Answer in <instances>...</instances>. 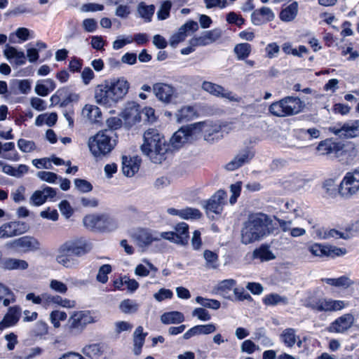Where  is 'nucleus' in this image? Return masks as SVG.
<instances>
[{
	"mask_svg": "<svg viewBox=\"0 0 359 359\" xmlns=\"http://www.w3.org/2000/svg\"><path fill=\"white\" fill-rule=\"evenodd\" d=\"M130 83L124 77L104 80L94 90L95 102L106 108L115 107L128 93Z\"/></svg>",
	"mask_w": 359,
	"mask_h": 359,
	"instance_id": "nucleus-1",
	"label": "nucleus"
},
{
	"mask_svg": "<svg viewBox=\"0 0 359 359\" xmlns=\"http://www.w3.org/2000/svg\"><path fill=\"white\" fill-rule=\"evenodd\" d=\"M92 250L91 243L84 237H76L66 241L57 250L55 262L65 269H72L79 264L77 257H81Z\"/></svg>",
	"mask_w": 359,
	"mask_h": 359,
	"instance_id": "nucleus-2",
	"label": "nucleus"
},
{
	"mask_svg": "<svg viewBox=\"0 0 359 359\" xmlns=\"http://www.w3.org/2000/svg\"><path fill=\"white\" fill-rule=\"evenodd\" d=\"M142 152L155 163L165 160L170 152V147L164 136L156 129L149 128L143 135V143L140 147Z\"/></svg>",
	"mask_w": 359,
	"mask_h": 359,
	"instance_id": "nucleus-3",
	"label": "nucleus"
},
{
	"mask_svg": "<svg viewBox=\"0 0 359 359\" xmlns=\"http://www.w3.org/2000/svg\"><path fill=\"white\" fill-rule=\"evenodd\" d=\"M271 222L265 214L250 215L241 230V242L247 245L262 240L270 233Z\"/></svg>",
	"mask_w": 359,
	"mask_h": 359,
	"instance_id": "nucleus-4",
	"label": "nucleus"
},
{
	"mask_svg": "<svg viewBox=\"0 0 359 359\" xmlns=\"http://www.w3.org/2000/svg\"><path fill=\"white\" fill-rule=\"evenodd\" d=\"M116 137L111 130H104L90 137L88 146L92 155L101 158L109 154L116 145Z\"/></svg>",
	"mask_w": 359,
	"mask_h": 359,
	"instance_id": "nucleus-5",
	"label": "nucleus"
},
{
	"mask_svg": "<svg viewBox=\"0 0 359 359\" xmlns=\"http://www.w3.org/2000/svg\"><path fill=\"white\" fill-rule=\"evenodd\" d=\"M83 223L86 229L98 232H111L118 227L117 219L106 212L87 215Z\"/></svg>",
	"mask_w": 359,
	"mask_h": 359,
	"instance_id": "nucleus-6",
	"label": "nucleus"
},
{
	"mask_svg": "<svg viewBox=\"0 0 359 359\" xmlns=\"http://www.w3.org/2000/svg\"><path fill=\"white\" fill-rule=\"evenodd\" d=\"M304 108L303 102L297 97L287 96L273 102L269 108V112L277 117H285L299 114Z\"/></svg>",
	"mask_w": 359,
	"mask_h": 359,
	"instance_id": "nucleus-7",
	"label": "nucleus"
},
{
	"mask_svg": "<svg viewBox=\"0 0 359 359\" xmlns=\"http://www.w3.org/2000/svg\"><path fill=\"white\" fill-rule=\"evenodd\" d=\"M359 192V167L347 172L338 185V194L351 198Z\"/></svg>",
	"mask_w": 359,
	"mask_h": 359,
	"instance_id": "nucleus-8",
	"label": "nucleus"
},
{
	"mask_svg": "<svg viewBox=\"0 0 359 359\" xmlns=\"http://www.w3.org/2000/svg\"><path fill=\"white\" fill-rule=\"evenodd\" d=\"M164 233L147 229H137L133 234V238L142 252L145 251L154 241L164 239Z\"/></svg>",
	"mask_w": 359,
	"mask_h": 359,
	"instance_id": "nucleus-9",
	"label": "nucleus"
},
{
	"mask_svg": "<svg viewBox=\"0 0 359 359\" xmlns=\"http://www.w3.org/2000/svg\"><path fill=\"white\" fill-rule=\"evenodd\" d=\"M192 129L196 135L202 134L208 142H213L222 137V126L212 121L198 122L192 124Z\"/></svg>",
	"mask_w": 359,
	"mask_h": 359,
	"instance_id": "nucleus-10",
	"label": "nucleus"
},
{
	"mask_svg": "<svg viewBox=\"0 0 359 359\" xmlns=\"http://www.w3.org/2000/svg\"><path fill=\"white\" fill-rule=\"evenodd\" d=\"M100 319L99 315L94 311H74L69 318V327L72 329L83 330L87 325L95 323Z\"/></svg>",
	"mask_w": 359,
	"mask_h": 359,
	"instance_id": "nucleus-11",
	"label": "nucleus"
},
{
	"mask_svg": "<svg viewBox=\"0 0 359 359\" xmlns=\"http://www.w3.org/2000/svg\"><path fill=\"white\" fill-rule=\"evenodd\" d=\"M192 135H196V131L192 129V125L179 129L172 135L168 143L170 152L183 147L191 140Z\"/></svg>",
	"mask_w": 359,
	"mask_h": 359,
	"instance_id": "nucleus-12",
	"label": "nucleus"
},
{
	"mask_svg": "<svg viewBox=\"0 0 359 359\" xmlns=\"http://www.w3.org/2000/svg\"><path fill=\"white\" fill-rule=\"evenodd\" d=\"M330 130L340 138H353L359 135V121H351L330 127Z\"/></svg>",
	"mask_w": 359,
	"mask_h": 359,
	"instance_id": "nucleus-13",
	"label": "nucleus"
},
{
	"mask_svg": "<svg viewBox=\"0 0 359 359\" xmlns=\"http://www.w3.org/2000/svg\"><path fill=\"white\" fill-rule=\"evenodd\" d=\"M8 245L25 253L36 252L41 249L40 241L37 238L30 236H25L15 239L9 243Z\"/></svg>",
	"mask_w": 359,
	"mask_h": 359,
	"instance_id": "nucleus-14",
	"label": "nucleus"
},
{
	"mask_svg": "<svg viewBox=\"0 0 359 359\" xmlns=\"http://www.w3.org/2000/svg\"><path fill=\"white\" fill-rule=\"evenodd\" d=\"M152 90L157 99L163 103L174 102L177 98L175 88L170 84L157 83L153 86Z\"/></svg>",
	"mask_w": 359,
	"mask_h": 359,
	"instance_id": "nucleus-15",
	"label": "nucleus"
},
{
	"mask_svg": "<svg viewBox=\"0 0 359 359\" xmlns=\"http://www.w3.org/2000/svg\"><path fill=\"white\" fill-rule=\"evenodd\" d=\"M175 230V232L163 231L164 239L174 243L186 245L189 237V225L185 222H180L176 225Z\"/></svg>",
	"mask_w": 359,
	"mask_h": 359,
	"instance_id": "nucleus-16",
	"label": "nucleus"
},
{
	"mask_svg": "<svg viewBox=\"0 0 359 359\" xmlns=\"http://www.w3.org/2000/svg\"><path fill=\"white\" fill-rule=\"evenodd\" d=\"M202 88L209 93L210 94L216 97L225 98L230 102H239L241 100L240 97L233 93V92L225 89L222 86L209 82L204 81L202 83Z\"/></svg>",
	"mask_w": 359,
	"mask_h": 359,
	"instance_id": "nucleus-17",
	"label": "nucleus"
},
{
	"mask_svg": "<svg viewBox=\"0 0 359 359\" xmlns=\"http://www.w3.org/2000/svg\"><path fill=\"white\" fill-rule=\"evenodd\" d=\"M198 29V25L193 20L187 21L182 25L178 31L173 34L170 39V45L172 47H176L180 42L184 41L191 34Z\"/></svg>",
	"mask_w": 359,
	"mask_h": 359,
	"instance_id": "nucleus-18",
	"label": "nucleus"
},
{
	"mask_svg": "<svg viewBox=\"0 0 359 359\" xmlns=\"http://www.w3.org/2000/svg\"><path fill=\"white\" fill-rule=\"evenodd\" d=\"M121 116L127 126H132L136 124L141 120L140 106L135 102L127 103L121 113Z\"/></svg>",
	"mask_w": 359,
	"mask_h": 359,
	"instance_id": "nucleus-19",
	"label": "nucleus"
},
{
	"mask_svg": "<svg viewBox=\"0 0 359 359\" xmlns=\"http://www.w3.org/2000/svg\"><path fill=\"white\" fill-rule=\"evenodd\" d=\"M346 253L347 250L344 248L316 243V256L327 259H334L339 257H342Z\"/></svg>",
	"mask_w": 359,
	"mask_h": 359,
	"instance_id": "nucleus-20",
	"label": "nucleus"
},
{
	"mask_svg": "<svg viewBox=\"0 0 359 359\" xmlns=\"http://www.w3.org/2000/svg\"><path fill=\"white\" fill-rule=\"evenodd\" d=\"M27 226L20 222H10L0 227V238H8L25 233Z\"/></svg>",
	"mask_w": 359,
	"mask_h": 359,
	"instance_id": "nucleus-21",
	"label": "nucleus"
},
{
	"mask_svg": "<svg viewBox=\"0 0 359 359\" xmlns=\"http://www.w3.org/2000/svg\"><path fill=\"white\" fill-rule=\"evenodd\" d=\"M56 196V191L50 187H43L42 189L35 191L29 198V204L33 206H40L48 199H52Z\"/></svg>",
	"mask_w": 359,
	"mask_h": 359,
	"instance_id": "nucleus-22",
	"label": "nucleus"
},
{
	"mask_svg": "<svg viewBox=\"0 0 359 359\" xmlns=\"http://www.w3.org/2000/svg\"><path fill=\"white\" fill-rule=\"evenodd\" d=\"M22 314V309L19 306L8 308L6 313L0 321V331L13 327L18 323Z\"/></svg>",
	"mask_w": 359,
	"mask_h": 359,
	"instance_id": "nucleus-23",
	"label": "nucleus"
},
{
	"mask_svg": "<svg viewBox=\"0 0 359 359\" xmlns=\"http://www.w3.org/2000/svg\"><path fill=\"white\" fill-rule=\"evenodd\" d=\"M347 306L348 303L342 300L320 299L316 302V311L325 312L338 311Z\"/></svg>",
	"mask_w": 359,
	"mask_h": 359,
	"instance_id": "nucleus-24",
	"label": "nucleus"
},
{
	"mask_svg": "<svg viewBox=\"0 0 359 359\" xmlns=\"http://www.w3.org/2000/svg\"><path fill=\"white\" fill-rule=\"evenodd\" d=\"M226 198V194L224 191H217L207 202L205 208L208 214L210 212L220 214L222 212Z\"/></svg>",
	"mask_w": 359,
	"mask_h": 359,
	"instance_id": "nucleus-25",
	"label": "nucleus"
},
{
	"mask_svg": "<svg viewBox=\"0 0 359 359\" xmlns=\"http://www.w3.org/2000/svg\"><path fill=\"white\" fill-rule=\"evenodd\" d=\"M353 316L350 313H346L337 318L328 327V330L331 332L343 333L353 325Z\"/></svg>",
	"mask_w": 359,
	"mask_h": 359,
	"instance_id": "nucleus-26",
	"label": "nucleus"
},
{
	"mask_svg": "<svg viewBox=\"0 0 359 359\" xmlns=\"http://www.w3.org/2000/svg\"><path fill=\"white\" fill-rule=\"evenodd\" d=\"M275 18V14L269 7H262L254 11L251 14V22L254 25H261L271 22Z\"/></svg>",
	"mask_w": 359,
	"mask_h": 359,
	"instance_id": "nucleus-27",
	"label": "nucleus"
},
{
	"mask_svg": "<svg viewBox=\"0 0 359 359\" xmlns=\"http://www.w3.org/2000/svg\"><path fill=\"white\" fill-rule=\"evenodd\" d=\"M254 156V152L248 149L239 152L230 162L225 165L228 170L233 171L248 163Z\"/></svg>",
	"mask_w": 359,
	"mask_h": 359,
	"instance_id": "nucleus-28",
	"label": "nucleus"
},
{
	"mask_svg": "<svg viewBox=\"0 0 359 359\" xmlns=\"http://www.w3.org/2000/svg\"><path fill=\"white\" fill-rule=\"evenodd\" d=\"M4 55L11 63H13L16 66L23 65L26 62L25 53L15 47L6 45L4 50Z\"/></svg>",
	"mask_w": 359,
	"mask_h": 359,
	"instance_id": "nucleus-29",
	"label": "nucleus"
},
{
	"mask_svg": "<svg viewBox=\"0 0 359 359\" xmlns=\"http://www.w3.org/2000/svg\"><path fill=\"white\" fill-rule=\"evenodd\" d=\"M141 160L137 156H123L122 171L124 175L131 177L137 173L140 169Z\"/></svg>",
	"mask_w": 359,
	"mask_h": 359,
	"instance_id": "nucleus-30",
	"label": "nucleus"
},
{
	"mask_svg": "<svg viewBox=\"0 0 359 359\" xmlns=\"http://www.w3.org/2000/svg\"><path fill=\"white\" fill-rule=\"evenodd\" d=\"M220 36V32L217 29L210 30L205 32L202 36L192 38L189 43L192 46L208 45Z\"/></svg>",
	"mask_w": 359,
	"mask_h": 359,
	"instance_id": "nucleus-31",
	"label": "nucleus"
},
{
	"mask_svg": "<svg viewBox=\"0 0 359 359\" xmlns=\"http://www.w3.org/2000/svg\"><path fill=\"white\" fill-rule=\"evenodd\" d=\"M167 212L170 215L178 216L184 219H195L201 217V214L198 209L192 208H186L183 209H176L174 208H169Z\"/></svg>",
	"mask_w": 359,
	"mask_h": 359,
	"instance_id": "nucleus-32",
	"label": "nucleus"
},
{
	"mask_svg": "<svg viewBox=\"0 0 359 359\" xmlns=\"http://www.w3.org/2000/svg\"><path fill=\"white\" fill-rule=\"evenodd\" d=\"M341 148V143L327 139L322 141L317 147V150L321 155L333 154L336 157Z\"/></svg>",
	"mask_w": 359,
	"mask_h": 359,
	"instance_id": "nucleus-33",
	"label": "nucleus"
},
{
	"mask_svg": "<svg viewBox=\"0 0 359 359\" xmlns=\"http://www.w3.org/2000/svg\"><path fill=\"white\" fill-rule=\"evenodd\" d=\"M81 115L91 123H97L102 120L100 109L93 104H86L82 109Z\"/></svg>",
	"mask_w": 359,
	"mask_h": 359,
	"instance_id": "nucleus-34",
	"label": "nucleus"
},
{
	"mask_svg": "<svg viewBox=\"0 0 359 359\" xmlns=\"http://www.w3.org/2000/svg\"><path fill=\"white\" fill-rule=\"evenodd\" d=\"M0 266L5 270H26L29 264L24 259L7 257L1 260Z\"/></svg>",
	"mask_w": 359,
	"mask_h": 359,
	"instance_id": "nucleus-35",
	"label": "nucleus"
},
{
	"mask_svg": "<svg viewBox=\"0 0 359 359\" xmlns=\"http://www.w3.org/2000/svg\"><path fill=\"white\" fill-rule=\"evenodd\" d=\"M357 155L358 150L353 144H341V148L338 151L337 157L339 158L341 161L350 163L355 159Z\"/></svg>",
	"mask_w": 359,
	"mask_h": 359,
	"instance_id": "nucleus-36",
	"label": "nucleus"
},
{
	"mask_svg": "<svg viewBox=\"0 0 359 359\" xmlns=\"http://www.w3.org/2000/svg\"><path fill=\"white\" fill-rule=\"evenodd\" d=\"M8 38L11 43H21L34 38V32L26 27H19L15 32L11 33Z\"/></svg>",
	"mask_w": 359,
	"mask_h": 359,
	"instance_id": "nucleus-37",
	"label": "nucleus"
},
{
	"mask_svg": "<svg viewBox=\"0 0 359 359\" xmlns=\"http://www.w3.org/2000/svg\"><path fill=\"white\" fill-rule=\"evenodd\" d=\"M236 287V281L233 279H226L218 283L215 287L216 292L225 299H230V292L234 291Z\"/></svg>",
	"mask_w": 359,
	"mask_h": 359,
	"instance_id": "nucleus-38",
	"label": "nucleus"
},
{
	"mask_svg": "<svg viewBox=\"0 0 359 359\" xmlns=\"http://www.w3.org/2000/svg\"><path fill=\"white\" fill-rule=\"evenodd\" d=\"M175 116L176 122L182 123L193 120L197 116V115L196 111L193 107L184 106L177 111Z\"/></svg>",
	"mask_w": 359,
	"mask_h": 359,
	"instance_id": "nucleus-39",
	"label": "nucleus"
},
{
	"mask_svg": "<svg viewBox=\"0 0 359 359\" xmlns=\"http://www.w3.org/2000/svg\"><path fill=\"white\" fill-rule=\"evenodd\" d=\"M56 85L54 81L51 79H47L37 81L34 91L37 95L45 97L53 91Z\"/></svg>",
	"mask_w": 359,
	"mask_h": 359,
	"instance_id": "nucleus-40",
	"label": "nucleus"
},
{
	"mask_svg": "<svg viewBox=\"0 0 359 359\" xmlns=\"http://www.w3.org/2000/svg\"><path fill=\"white\" fill-rule=\"evenodd\" d=\"M155 11L154 5H147L145 2L141 1L137 6V13L140 18L146 22H149L152 20Z\"/></svg>",
	"mask_w": 359,
	"mask_h": 359,
	"instance_id": "nucleus-41",
	"label": "nucleus"
},
{
	"mask_svg": "<svg viewBox=\"0 0 359 359\" xmlns=\"http://www.w3.org/2000/svg\"><path fill=\"white\" fill-rule=\"evenodd\" d=\"M297 13L298 4L294 1L282 9L279 17L283 22H291L296 18Z\"/></svg>",
	"mask_w": 359,
	"mask_h": 359,
	"instance_id": "nucleus-42",
	"label": "nucleus"
},
{
	"mask_svg": "<svg viewBox=\"0 0 359 359\" xmlns=\"http://www.w3.org/2000/svg\"><path fill=\"white\" fill-rule=\"evenodd\" d=\"M316 236L320 239H327L330 238H344L348 239L347 233L339 231L336 229H328L325 228L318 229L316 231Z\"/></svg>",
	"mask_w": 359,
	"mask_h": 359,
	"instance_id": "nucleus-43",
	"label": "nucleus"
},
{
	"mask_svg": "<svg viewBox=\"0 0 359 359\" xmlns=\"http://www.w3.org/2000/svg\"><path fill=\"white\" fill-rule=\"evenodd\" d=\"M147 333L143 332V327L142 326L137 327L133 334V351L135 355H140L142 351V347L144 344Z\"/></svg>",
	"mask_w": 359,
	"mask_h": 359,
	"instance_id": "nucleus-44",
	"label": "nucleus"
},
{
	"mask_svg": "<svg viewBox=\"0 0 359 359\" xmlns=\"http://www.w3.org/2000/svg\"><path fill=\"white\" fill-rule=\"evenodd\" d=\"M161 321L165 325L181 323L184 321V316L180 311L165 312L161 316Z\"/></svg>",
	"mask_w": 359,
	"mask_h": 359,
	"instance_id": "nucleus-45",
	"label": "nucleus"
},
{
	"mask_svg": "<svg viewBox=\"0 0 359 359\" xmlns=\"http://www.w3.org/2000/svg\"><path fill=\"white\" fill-rule=\"evenodd\" d=\"M144 264H139L135 269V274L140 277H147L149 275L151 271H157V268L154 266L149 260L142 259Z\"/></svg>",
	"mask_w": 359,
	"mask_h": 359,
	"instance_id": "nucleus-46",
	"label": "nucleus"
},
{
	"mask_svg": "<svg viewBox=\"0 0 359 359\" xmlns=\"http://www.w3.org/2000/svg\"><path fill=\"white\" fill-rule=\"evenodd\" d=\"M82 353L91 359H100L102 355V347L99 344H90L84 346L81 351Z\"/></svg>",
	"mask_w": 359,
	"mask_h": 359,
	"instance_id": "nucleus-47",
	"label": "nucleus"
},
{
	"mask_svg": "<svg viewBox=\"0 0 359 359\" xmlns=\"http://www.w3.org/2000/svg\"><path fill=\"white\" fill-rule=\"evenodd\" d=\"M323 281L325 282L328 285L344 289L348 288L353 283L347 276H342L337 278H325L323 279Z\"/></svg>",
	"mask_w": 359,
	"mask_h": 359,
	"instance_id": "nucleus-48",
	"label": "nucleus"
},
{
	"mask_svg": "<svg viewBox=\"0 0 359 359\" xmlns=\"http://www.w3.org/2000/svg\"><path fill=\"white\" fill-rule=\"evenodd\" d=\"M3 302L4 306H8L15 302V295L6 285L0 283V302Z\"/></svg>",
	"mask_w": 359,
	"mask_h": 359,
	"instance_id": "nucleus-49",
	"label": "nucleus"
},
{
	"mask_svg": "<svg viewBox=\"0 0 359 359\" xmlns=\"http://www.w3.org/2000/svg\"><path fill=\"white\" fill-rule=\"evenodd\" d=\"M263 303L266 306H273L278 304L285 305L287 304V299L276 293H271L264 297Z\"/></svg>",
	"mask_w": 359,
	"mask_h": 359,
	"instance_id": "nucleus-50",
	"label": "nucleus"
},
{
	"mask_svg": "<svg viewBox=\"0 0 359 359\" xmlns=\"http://www.w3.org/2000/svg\"><path fill=\"white\" fill-rule=\"evenodd\" d=\"M280 339L286 346L292 347L297 342L298 337L294 329L287 328L283 331Z\"/></svg>",
	"mask_w": 359,
	"mask_h": 359,
	"instance_id": "nucleus-51",
	"label": "nucleus"
},
{
	"mask_svg": "<svg viewBox=\"0 0 359 359\" xmlns=\"http://www.w3.org/2000/svg\"><path fill=\"white\" fill-rule=\"evenodd\" d=\"M57 119V115L55 112L42 114L36 118L35 125L37 126H41L43 124H46L48 126H52L55 125Z\"/></svg>",
	"mask_w": 359,
	"mask_h": 359,
	"instance_id": "nucleus-52",
	"label": "nucleus"
},
{
	"mask_svg": "<svg viewBox=\"0 0 359 359\" xmlns=\"http://www.w3.org/2000/svg\"><path fill=\"white\" fill-rule=\"evenodd\" d=\"M203 257L205 260V266L208 269H216L219 267V262L217 253L206 250L203 252Z\"/></svg>",
	"mask_w": 359,
	"mask_h": 359,
	"instance_id": "nucleus-53",
	"label": "nucleus"
},
{
	"mask_svg": "<svg viewBox=\"0 0 359 359\" xmlns=\"http://www.w3.org/2000/svg\"><path fill=\"white\" fill-rule=\"evenodd\" d=\"M139 304L135 301L130 299L123 300L119 304V309L121 312L130 314L137 311Z\"/></svg>",
	"mask_w": 359,
	"mask_h": 359,
	"instance_id": "nucleus-54",
	"label": "nucleus"
},
{
	"mask_svg": "<svg viewBox=\"0 0 359 359\" xmlns=\"http://www.w3.org/2000/svg\"><path fill=\"white\" fill-rule=\"evenodd\" d=\"M233 50L238 60H244L250 55L252 46L248 43H241L237 44Z\"/></svg>",
	"mask_w": 359,
	"mask_h": 359,
	"instance_id": "nucleus-55",
	"label": "nucleus"
},
{
	"mask_svg": "<svg viewBox=\"0 0 359 359\" xmlns=\"http://www.w3.org/2000/svg\"><path fill=\"white\" fill-rule=\"evenodd\" d=\"M196 302L205 308L213 310H217L221 306V303L218 300L208 299L201 296L196 297Z\"/></svg>",
	"mask_w": 359,
	"mask_h": 359,
	"instance_id": "nucleus-56",
	"label": "nucleus"
},
{
	"mask_svg": "<svg viewBox=\"0 0 359 359\" xmlns=\"http://www.w3.org/2000/svg\"><path fill=\"white\" fill-rule=\"evenodd\" d=\"M254 257L261 261H269L275 258V256L268 247L262 246L254 251Z\"/></svg>",
	"mask_w": 359,
	"mask_h": 359,
	"instance_id": "nucleus-57",
	"label": "nucleus"
},
{
	"mask_svg": "<svg viewBox=\"0 0 359 359\" xmlns=\"http://www.w3.org/2000/svg\"><path fill=\"white\" fill-rule=\"evenodd\" d=\"M172 5V2L169 0L163 1L161 4L159 9L156 13L158 20H164L169 18Z\"/></svg>",
	"mask_w": 359,
	"mask_h": 359,
	"instance_id": "nucleus-58",
	"label": "nucleus"
},
{
	"mask_svg": "<svg viewBox=\"0 0 359 359\" xmlns=\"http://www.w3.org/2000/svg\"><path fill=\"white\" fill-rule=\"evenodd\" d=\"M49 287L52 291L61 294H65L68 291L67 285L57 279L50 280Z\"/></svg>",
	"mask_w": 359,
	"mask_h": 359,
	"instance_id": "nucleus-59",
	"label": "nucleus"
},
{
	"mask_svg": "<svg viewBox=\"0 0 359 359\" xmlns=\"http://www.w3.org/2000/svg\"><path fill=\"white\" fill-rule=\"evenodd\" d=\"M323 189L329 197H334L338 194V188L333 179L325 180L323 184Z\"/></svg>",
	"mask_w": 359,
	"mask_h": 359,
	"instance_id": "nucleus-60",
	"label": "nucleus"
},
{
	"mask_svg": "<svg viewBox=\"0 0 359 359\" xmlns=\"http://www.w3.org/2000/svg\"><path fill=\"white\" fill-rule=\"evenodd\" d=\"M111 272V267L109 264H104L101 266L96 276V280L104 284L108 281V275Z\"/></svg>",
	"mask_w": 359,
	"mask_h": 359,
	"instance_id": "nucleus-61",
	"label": "nucleus"
},
{
	"mask_svg": "<svg viewBox=\"0 0 359 359\" xmlns=\"http://www.w3.org/2000/svg\"><path fill=\"white\" fill-rule=\"evenodd\" d=\"M67 316L65 311H53L50 314V322L54 327L57 328L60 326V321H64Z\"/></svg>",
	"mask_w": 359,
	"mask_h": 359,
	"instance_id": "nucleus-62",
	"label": "nucleus"
},
{
	"mask_svg": "<svg viewBox=\"0 0 359 359\" xmlns=\"http://www.w3.org/2000/svg\"><path fill=\"white\" fill-rule=\"evenodd\" d=\"M18 147L19 149L24 153H29L36 149L35 143L33 141L20 139L18 141Z\"/></svg>",
	"mask_w": 359,
	"mask_h": 359,
	"instance_id": "nucleus-63",
	"label": "nucleus"
},
{
	"mask_svg": "<svg viewBox=\"0 0 359 359\" xmlns=\"http://www.w3.org/2000/svg\"><path fill=\"white\" fill-rule=\"evenodd\" d=\"M36 176L41 180L50 184L55 183L59 178L55 173L49 171H39L36 173Z\"/></svg>",
	"mask_w": 359,
	"mask_h": 359,
	"instance_id": "nucleus-64",
	"label": "nucleus"
}]
</instances>
